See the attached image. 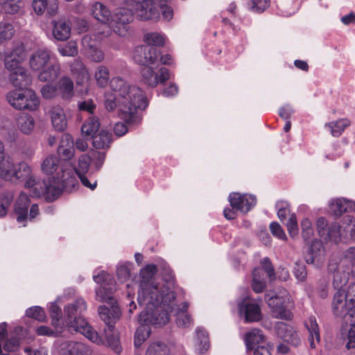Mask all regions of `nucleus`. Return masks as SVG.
Segmentation results:
<instances>
[{
  "instance_id": "f257e3e1",
  "label": "nucleus",
  "mask_w": 355,
  "mask_h": 355,
  "mask_svg": "<svg viewBox=\"0 0 355 355\" xmlns=\"http://www.w3.org/2000/svg\"><path fill=\"white\" fill-rule=\"evenodd\" d=\"M157 272V266L147 265L140 271L141 281L138 290L137 301L145 310L140 313V320L162 324L168 321V314L162 309L161 304L168 307L174 300V281L171 274L167 279H153Z\"/></svg>"
},
{
  "instance_id": "f03ea898",
  "label": "nucleus",
  "mask_w": 355,
  "mask_h": 355,
  "mask_svg": "<svg viewBox=\"0 0 355 355\" xmlns=\"http://www.w3.org/2000/svg\"><path fill=\"white\" fill-rule=\"evenodd\" d=\"M110 86L112 92L105 94V109L109 112L117 109L119 118L128 124L139 123L141 116L138 110L145 109L148 105L141 89L119 76L110 80Z\"/></svg>"
},
{
  "instance_id": "7ed1b4c3",
  "label": "nucleus",
  "mask_w": 355,
  "mask_h": 355,
  "mask_svg": "<svg viewBox=\"0 0 355 355\" xmlns=\"http://www.w3.org/2000/svg\"><path fill=\"white\" fill-rule=\"evenodd\" d=\"M86 309L87 304L83 298H78L73 303L67 305L64 307V324L60 322L62 315L61 309L56 303H51L49 311L52 318V325L53 327L63 326V327L66 325L69 331L79 332L92 343L101 345L103 341L98 333L83 318L80 316Z\"/></svg>"
},
{
  "instance_id": "20e7f679",
  "label": "nucleus",
  "mask_w": 355,
  "mask_h": 355,
  "mask_svg": "<svg viewBox=\"0 0 355 355\" xmlns=\"http://www.w3.org/2000/svg\"><path fill=\"white\" fill-rule=\"evenodd\" d=\"M76 184L77 180L72 170H62V175L58 174L53 181L50 178L46 180L44 187L45 191L42 196L46 200L53 201L60 195L62 190L70 191Z\"/></svg>"
},
{
  "instance_id": "39448f33",
  "label": "nucleus",
  "mask_w": 355,
  "mask_h": 355,
  "mask_svg": "<svg viewBox=\"0 0 355 355\" xmlns=\"http://www.w3.org/2000/svg\"><path fill=\"white\" fill-rule=\"evenodd\" d=\"M266 300L275 318L286 320H291L293 318V313L287 309L291 302V297L286 289L279 288L278 293H268Z\"/></svg>"
},
{
  "instance_id": "423d86ee",
  "label": "nucleus",
  "mask_w": 355,
  "mask_h": 355,
  "mask_svg": "<svg viewBox=\"0 0 355 355\" xmlns=\"http://www.w3.org/2000/svg\"><path fill=\"white\" fill-rule=\"evenodd\" d=\"M333 313L348 324L355 319V302L349 298L343 289H338L334 293L331 302Z\"/></svg>"
},
{
  "instance_id": "0eeeda50",
  "label": "nucleus",
  "mask_w": 355,
  "mask_h": 355,
  "mask_svg": "<svg viewBox=\"0 0 355 355\" xmlns=\"http://www.w3.org/2000/svg\"><path fill=\"white\" fill-rule=\"evenodd\" d=\"M8 103L14 108L35 111L40 106V100L35 92L30 89L12 90L6 95Z\"/></svg>"
},
{
  "instance_id": "6e6552de",
  "label": "nucleus",
  "mask_w": 355,
  "mask_h": 355,
  "mask_svg": "<svg viewBox=\"0 0 355 355\" xmlns=\"http://www.w3.org/2000/svg\"><path fill=\"white\" fill-rule=\"evenodd\" d=\"M33 174L31 168L25 162H20L17 166L10 160H4L0 165V178L11 182H25Z\"/></svg>"
},
{
  "instance_id": "1a4fd4ad",
  "label": "nucleus",
  "mask_w": 355,
  "mask_h": 355,
  "mask_svg": "<svg viewBox=\"0 0 355 355\" xmlns=\"http://www.w3.org/2000/svg\"><path fill=\"white\" fill-rule=\"evenodd\" d=\"M134 12L128 8H119L115 10L112 15V32L114 31L120 37H125L130 35L129 24L133 20Z\"/></svg>"
},
{
  "instance_id": "9d476101",
  "label": "nucleus",
  "mask_w": 355,
  "mask_h": 355,
  "mask_svg": "<svg viewBox=\"0 0 355 355\" xmlns=\"http://www.w3.org/2000/svg\"><path fill=\"white\" fill-rule=\"evenodd\" d=\"M162 309L163 311L166 312L168 314V320H169V312H175L176 318L175 323L177 326L182 329H189L193 324V320L191 316L187 313L189 304L183 302L179 305L175 303V295H174V300L171 303V305L167 307L163 304H161ZM168 321L166 322V323Z\"/></svg>"
},
{
  "instance_id": "9b49d317",
  "label": "nucleus",
  "mask_w": 355,
  "mask_h": 355,
  "mask_svg": "<svg viewBox=\"0 0 355 355\" xmlns=\"http://www.w3.org/2000/svg\"><path fill=\"white\" fill-rule=\"evenodd\" d=\"M94 281L99 284L96 288V300L99 302H112L114 300L110 296V294L115 290L113 282H114L113 277L105 271H102L98 275H94Z\"/></svg>"
},
{
  "instance_id": "f8f14e48",
  "label": "nucleus",
  "mask_w": 355,
  "mask_h": 355,
  "mask_svg": "<svg viewBox=\"0 0 355 355\" xmlns=\"http://www.w3.org/2000/svg\"><path fill=\"white\" fill-rule=\"evenodd\" d=\"M126 6L141 20L157 19L159 16V11L153 5V0H127Z\"/></svg>"
},
{
  "instance_id": "ddd939ff",
  "label": "nucleus",
  "mask_w": 355,
  "mask_h": 355,
  "mask_svg": "<svg viewBox=\"0 0 355 355\" xmlns=\"http://www.w3.org/2000/svg\"><path fill=\"white\" fill-rule=\"evenodd\" d=\"M238 310L245 322H258L261 319L260 304L250 297H246L238 302Z\"/></svg>"
},
{
  "instance_id": "4468645a",
  "label": "nucleus",
  "mask_w": 355,
  "mask_h": 355,
  "mask_svg": "<svg viewBox=\"0 0 355 355\" xmlns=\"http://www.w3.org/2000/svg\"><path fill=\"white\" fill-rule=\"evenodd\" d=\"M160 52L149 45L137 46L133 53V59L139 64L144 66L157 65Z\"/></svg>"
},
{
  "instance_id": "2eb2a0df",
  "label": "nucleus",
  "mask_w": 355,
  "mask_h": 355,
  "mask_svg": "<svg viewBox=\"0 0 355 355\" xmlns=\"http://www.w3.org/2000/svg\"><path fill=\"white\" fill-rule=\"evenodd\" d=\"M155 65L144 66L141 69L143 82L150 87H155L159 83H163L170 78L169 71L166 67L159 69V75L155 71Z\"/></svg>"
},
{
  "instance_id": "dca6fc26",
  "label": "nucleus",
  "mask_w": 355,
  "mask_h": 355,
  "mask_svg": "<svg viewBox=\"0 0 355 355\" xmlns=\"http://www.w3.org/2000/svg\"><path fill=\"white\" fill-rule=\"evenodd\" d=\"M98 315L101 319L106 324L108 330L112 331L114 324L120 318L121 310L115 300L108 302V305H102L98 307Z\"/></svg>"
},
{
  "instance_id": "f3484780",
  "label": "nucleus",
  "mask_w": 355,
  "mask_h": 355,
  "mask_svg": "<svg viewBox=\"0 0 355 355\" xmlns=\"http://www.w3.org/2000/svg\"><path fill=\"white\" fill-rule=\"evenodd\" d=\"M229 202L233 209L247 213L256 205L257 199L252 195L232 193L229 195Z\"/></svg>"
},
{
  "instance_id": "a211bd4d",
  "label": "nucleus",
  "mask_w": 355,
  "mask_h": 355,
  "mask_svg": "<svg viewBox=\"0 0 355 355\" xmlns=\"http://www.w3.org/2000/svg\"><path fill=\"white\" fill-rule=\"evenodd\" d=\"M328 271L333 275V286L337 291L343 289L349 281L351 270L345 268H341L337 264V261L331 260L328 266Z\"/></svg>"
},
{
  "instance_id": "6ab92c4d",
  "label": "nucleus",
  "mask_w": 355,
  "mask_h": 355,
  "mask_svg": "<svg viewBox=\"0 0 355 355\" xmlns=\"http://www.w3.org/2000/svg\"><path fill=\"white\" fill-rule=\"evenodd\" d=\"M276 334L284 342L293 346H298L301 340L297 331L290 324L283 322H278L275 324Z\"/></svg>"
},
{
  "instance_id": "aec40b11",
  "label": "nucleus",
  "mask_w": 355,
  "mask_h": 355,
  "mask_svg": "<svg viewBox=\"0 0 355 355\" xmlns=\"http://www.w3.org/2000/svg\"><path fill=\"white\" fill-rule=\"evenodd\" d=\"M61 355H89L91 347L85 343L77 341H64L59 346Z\"/></svg>"
},
{
  "instance_id": "412c9836",
  "label": "nucleus",
  "mask_w": 355,
  "mask_h": 355,
  "mask_svg": "<svg viewBox=\"0 0 355 355\" xmlns=\"http://www.w3.org/2000/svg\"><path fill=\"white\" fill-rule=\"evenodd\" d=\"M11 71L10 74V80L12 85L16 88L27 89L26 87L31 85L32 79L26 70L21 65L16 66L13 69H8Z\"/></svg>"
},
{
  "instance_id": "4be33fe9",
  "label": "nucleus",
  "mask_w": 355,
  "mask_h": 355,
  "mask_svg": "<svg viewBox=\"0 0 355 355\" xmlns=\"http://www.w3.org/2000/svg\"><path fill=\"white\" fill-rule=\"evenodd\" d=\"M31 200L28 195L24 192H20L18 198L16 200L14 211L17 215V221L19 223H23L25 226V222L28 220V211L30 205Z\"/></svg>"
},
{
  "instance_id": "5701e85b",
  "label": "nucleus",
  "mask_w": 355,
  "mask_h": 355,
  "mask_svg": "<svg viewBox=\"0 0 355 355\" xmlns=\"http://www.w3.org/2000/svg\"><path fill=\"white\" fill-rule=\"evenodd\" d=\"M91 15L98 21L110 24L112 20V12L107 6L100 1L92 3L89 8Z\"/></svg>"
},
{
  "instance_id": "b1692460",
  "label": "nucleus",
  "mask_w": 355,
  "mask_h": 355,
  "mask_svg": "<svg viewBox=\"0 0 355 355\" xmlns=\"http://www.w3.org/2000/svg\"><path fill=\"white\" fill-rule=\"evenodd\" d=\"M32 7L37 15H42L45 11L49 16H54L58 10V0H33Z\"/></svg>"
},
{
  "instance_id": "393cba45",
  "label": "nucleus",
  "mask_w": 355,
  "mask_h": 355,
  "mask_svg": "<svg viewBox=\"0 0 355 355\" xmlns=\"http://www.w3.org/2000/svg\"><path fill=\"white\" fill-rule=\"evenodd\" d=\"M26 58L25 47L22 44H17L15 48L5 58V66L7 69L16 68L20 65Z\"/></svg>"
},
{
  "instance_id": "a878e982",
  "label": "nucleus",
  "mask_w": 355,
  "mask_h": 355,
  "mask_svg": "<svg viewBox=\"0 0 355 355\" xmlns=\"http://www.w3.org/2000/svg\"><path fill=\"white\" fill-rule=\"evenodd\" d=\"M50 62L49 51L46 49H39L30 57L29 65L32 70L40 71Z\"/></svg>"
},
{
  "instance_id": "bb28decb",
  "label": "nucleus",
  "mask_w": 355,
  "mask_h": 355,
  "mask_svg": "<svg viewBox=\"0 0 355 355\" xmlns=\"http://www.w3.org/2000/svg\"><path fill=\"white\" fill-rule=\"evenodd\" d=\"M355 202L345 198L333 199L329 202V211L335 216H340L345 212L354 209Z\"/></svg>"
},
{
  "instance_id": "cd10ccee",
  "label": "nucleus",
  "mask_w": 355,
  "mask_h": 355,
  "mask_svg": "<svg viewBox=\"0 0 355 355\" xmlns=\"http://www.w3.org/2000/svg\"><path fill=\"white\" fill-rule=\"evenodd\" d=\"M139 322L141 325L137 329L135 334V347H139L141 344L148 338L150 334V328L148 324L162 326L166 324V322L162 324L151 322L150 320L146 321H141L140 320V315L138 318Z\"/></svg>"
},
{
  "instance_id": "c85d7f7f",
  "label": "nucleus",
  "mask_w": 355,
  "mask_h": 355,
  "mask_svg": "<svg viewBox=\"0 0 355 355\" xmlns=\"http://www.w3.org/2000/svg\"><path fill=\"white\" fill-rule=\"evenodd\" d=\"M112 34V29L107 27L105 31H99L97 33L87 34L82 38V45L87 51L98 46V44L104 38Z\"/></svg>"
},
{
  "instance_id": "c756f323",
  "label": "nucleus",
  "mask_w": 355,
  "mask_h": 355,
  "mask_svg": "<svg viewBox=\"0 0 355 355\" xmlns=\"http://www.w3.org/2000/svg\"><path fill=\"white\" fill-rule=\"evenodd\" d=\"M46 180H42L33 173L25 182L24 187L29 190L30 195L33 198H39L44 194Z\"/></svg>"
},
{
  "instance_id": "7c9ffc66",
  "label": "nucleus",
  "mask_w": 355,
  "mask_h": 355,
  "mask_svg": "<svg viewBox=\"0 0 355 355\" xmlns=\"http://www.w3.org/2000/svg\"><path fill=\"white\" fill-rule=\"evenodd\" d=\"M53 128L58 131H63L67 122L64 110L60 106H53L49 111Z\"/></svg>"
},
{
  "instance_id": "2f4dec72",
  "label": "nucleus",
  "mask_w": 355,
  "mask_h": 355,
  "mask_svg": "<svg viewBox=\"0 0 355 355\" xmlns=\"http://www.w3.org/2000/svg\"><path fill=\"white\" fill-rule=\"evenodd\" d=\"M305 327L309 331L308 340L312 349L316 347V345L320 340L319 327L315 316H310L304 322Z\"/></svg>"
},
{
  "instance_id": "473e14b6",
  "label": "nucleus",
  "mask_w": 355,
  "mask_h": 355,
  "mask_svg": "<svg viewBox=\"0 0 355 355\" xmlns=\"http://www.w3.org/2000/svg\"><path fill=\"white\" fill-rule=\"evenodd\" d=\"M60 73V66L57 62H50L40 71L38 79L42 82L53 81L58 78Z\"/></svg>"
},
{
  "instance_id": "72a5a7b5",
  "label": "nucleus",
  "mask_w": 355,
  "mask_h": 355,
  "mask_svg": "<svg viewBox=\"0 0 355 355\" xmlns=\"http://www.w3.org/2000/svg\"><path fill=\"white\" fill-rule=\"evenodd\" d=\"M195 349L198 354H203L209 347V338L207 331L201 327H198L195 330Z\"/></svg>"
},
{
  "instance_id": "f704fd0d",
  "label": "nucleus",
  "mask_w": 355,
  "mask_h": 355,
  "mask_svg": "<svg viewBox=\"0 0 355 355\" xmlns=\"http://www.w3.org/2000/svg\"><path fill=\"white\" fill-rule=\"evenodd\" d=\"M58 153L64 160L70 159L74 154L73 141L69 135H64L58 148Z\"/></svg>"
},
{
  "instance_id": "c9c22d12",
  "label": "nucleus",
  "mask_w": 355,
  "mask_h": 355,
  "mask_svg": "<svg viewBox=\"0 0 355 355\" xmlns=\"http://www.w3.org/2000/svg\"><path fill=\"white\" fill-rule=\"evenodd\" d=\"M337 264L351 270L352 275L355 277V248L350 247L344 251Z\"/></svg>"
},
{
  "instance_id": "e433bc0d",
  "label": "nucleus",
  "mask_w": 355,
  "mask_h": 355,
  "mask_svg": "<svg viewBox=\"0 0 355 355\" xmlns=\"http://www.w3.org/2000/svg\"><path fill=\"white\" fill-rule=\"evenodd\" d=\"M71 71L76 78L77 84H84L89 79V72L81 60H74V62L71 64Z\"/></svg>"
},
{
  "instance_id": "4c0bfd02",
  "label": "nucleus",
  "mask_w": 355,
  "mask_h": 355,
  "mask_svg": "<svg viewBox=\"0 0 355 355\" xmlns=\"http://www.w3.org/2000/svg\"><path fill=\"white\" fill-rule=\"evenodd\" d=\"M53 35L59 41L67 40L71 35V27L63 20L53 21Z\"/></svg>"
},
{
  "instance_id": "58836bf2",
  "label": "nucleus",
  "mask_w": 355,
  "mask_h": 355,
  "mask_svg": "<svg viewBox=\"0 0 355 355\" xmlns=\"http://www.w3.org/2000/svg\"><path fill=\"white\" fill-rule=\"evenodd\" d=\"M264 340L265 336L259 329H253L245 335V343L248 349H252L256 345H261Z\"/></svg>"
},
{
  "instance_id": "ea45409f",
  "label": "nucleus",
  "mask_w": 355,
  "mask_h": 355,
  "mask_svg": "<svg viewBox=\"0 0 355 355\" xmlns=\"http://www.w3.org/2000/svg\"><path fill=\"white\" fill-rule=\"evenodd\" d=\"M350 124L351 122L349 119H340L339 120L326 123L324 125V128L333 137H338L342 135L345 129L350 125Z\"/></svg>"
},
{
  "instance_id": "a19ab883",
  "label": "nucleus",
  "mask_w": 355,
  "mask_h": 355,
  "mask_svg": "<svg viewBox=\"0 0 355 355\" xmlns=\"http://www.w3.org/2000/svg\"><path fill=\"white\" fill-rule=\"evenodd\" d=\"M58 95H60L62 98H69L73 96V83L67 76H64L58 81Z\"/></svg>"
},
{
  "instance_id": "79ce46f5",
  "label": "nucleus",
  "mask_w": 355,
  "mask_h": 355,
  "mask_svg": "<svg viewBox=\"0 0 355 355\" xmlns=\"http://www.w3.org/2000/svg\"><path fill=\"white\" fill-rule=\"evenodd\" d=\"M16 125L24 134H30L34 128L35 121L31 116L22 114L16 119Z\"/></svg>"
},
{
  "instance_id": "37998d69",
  "label": "nucleus",
  "mask_w": 355,
  "mask_h": 355,
  "mask_svg": "<svg viewBox=\"0 0 355 355\" xmlns=\"http://www.w3.org/2000/svg\"><path fill=\"white\" fill-rule=\"evenodd\" d=\"M112 135L110 132L102 130L94 137L93 146L94 148L99 149L109 148L112 140Z\"/></svg>"
},
{
  "instance_id": "c03bdc74",
  "label": "nucleus",
  "mask_w": 355,
  "mask_h": 355,
  "mask_svg": "<svg viewBox=\"0 0 355 355\" xmlns=\"http://www.w3.org/2000/svg\"><path fill=\"white\" fill-rule=\"evenodd\" d=\"M99 127L100 123L98 119L90 117L83 124L81 131L84 135L94 138Z\"/></svg>"
},
{
  "instance_id": "a18cd8bd",
  "label": "nucleus",
  "mask_w": 355,
  "mask_h": 355,
  "mask_svg": "<svg viewBox=\"0 0 355 355\" xmlns=\"http://www.w3.org/2000/svg\"><path fill=\"white\" fill-rule=\"evenodd\" d=\"M94 78L98 87H105L110 79L108 68L103 65L98 66L95 71Z\"/></svg>"
},
{
  "instance_id": "49530a36",
  "label": "nucleus",
  "mask_w": 355,
  "mask_h": 355,
  "mask_svg": "<svg viewBox=\"0 0 355 355\" xmlns=\"http://www.w3.org/2000/svg\"><path fill=\"white\" fill-rule=\"evenodd\" d=\"M252 287L255 293H261L266 287L265 276L263 275V269H254L252 272Z\"/></svg>"
},
{
  "instance_id": "de8ad7c7",
  "label": "nucleus",
  "mask_w": 355,
  "mask_h": 355,
  "mask_svg": "<svg viewBox=\"0 0 355 355\" xmlns=\"http://www.w3.org/2000/svg\"><path fill=\"white\" fill-rule=\"evenodd\" d=\"M301 234L305 242L311 241L314 235V230L311 221L308 218H304L301 223Z\"/></svg>"
},
{
  "instance_id": "09e8293b",
  "label": "nucleus",
  "mask_w": 355,
  "mask_h": 355,
  "mask_svg": "<svg viewBox=\"0 0 355 355\" xmlns=\"http://www.w3.org/2000/svg\"><path fill=\"white\" fill-rule=\"evenodd\" d=\"M58 52L62 56L74 57L78 55V49L76 41L71 40L58 47Z\"/></svg>"
},
{
  "instance_id": "8fccbe9b",
  "label": "nucleus",
  "mask_w": 355,
  "mask_h": 355,
  "mask_svg": "<svg viewBox=\"0 0 355 355\" xmlns=\"http://www.w3.org/2000/svg\"><path fill=\"white\" fill-rule=\"evenodd\" d=\"M59 160L55 155L47 157L42 164V170L46 174H52L58 167Z\"/></svg>"
},
{
  "instance_id": "3c124183",
  "label": "nucleus",
  "mask_w": 355,
  "mask_h": 355,
  "mask_svg": "<svg viewBox=\"0 0 355 355\" xmlns=\"http://www.w3.org/2000/svg\"><path fill=\"white\" fill-rule=\"evenodd\" d=\"M92 158L90 155L84 154L82 155L78 159V167L72 169L73 172L76 173V175L86 174L89 170ZM71 170V168H70ZM75 175V174L73 173Z\"/></svg>"
},
{
  "instance_id": "603ef678",
  "label": "nucleus",
  "mask_w": 355,
  "mask_h": 355,
  "mask_svg": "<svg viewBox=\"0 0 355 355\" xmlns=\"http://www.w3.org/2000/svg\"><path fill=\"white\" fill-rule=\"evenodd\" d=\"M129 262L119 263L116 268V276L121 283L125 282L130 277V266Z\"/></svg>"
},
{
  "instance_id": "864d4df0",
  "label": "nucleus",
  "mask_w": 355,
  "mask_h": 355,
  "mask_svg": "<svg viewBox=\"0 0 355 355\" xmlns=\"http://www.w3.org/2000/svg\"><path fill=\"white\" fill-rule=\"evenodd\" d=\"M144 40L147 43L146 45L153 47L164 46L165 43L164 36L158 33H147L144 37Z\"/></svg>"
},
{
  "instance_id": "5fc2aeb1",
  "label": "nucleus",
  "mask_w": 355,
  "mask_h": 355,
  "mask_svg": "<svg viewBox=\"0 0 355 355\" xmlns=\"http://www.w3.org/2000/svg\"><path fill=\"white\" fill-rule=\"evenodd\" d=\"M15 34L13 26L9 23H0V44L10 40Z\"/></svg>"
},
{
  "instance_id": "6e6d98bb",
  "label": "nucleus",
  "mask_w": 355,
  "mask_h": 355,
  "mask_svg": "<svg viewBox=\"0 0 355 355\" xmlns=\"http://www.w3.org/2000/svg\"><path fill=\"white\" fill-rule=\"evenodd\" d=\"M146 355H168V347L163 343H154L148 347Z\"/></svg>"
},
{
  "instance_id": "4d7b16f0",
  "label": "nucleus",
  "mask_w": 355,
  "mask_h": 355,
  "mask_svg": "<svg viewBox=\"0 0 355 355\" xmlns=\"http://www.w3.org/2000/svg\"><path fill=\"white\" fill-rule=\"evenodd\" d=\"M13 200V195L11 193L0 194V217L5 216L8 207Z\"/></svg>"
},
{
  "instance_id": "13d9d810",
  "label": "nucleus",
  "mask_w": 355,
  "mask_h": 355,
  "mask_svg": "<svg viewBox=\"0 0 355 355\" xmlns=\"http://www.w3.org/2000/svg\"><path fill=\"white\" fill-rule=\"evenodd\" d=\"M7 332L5 334L4 338L1 340V344H3V349L8 352H15L19 346V338L13 336H10L9 338L6 339Z\"/></svg>"
},
{
  "instance_id": "bf43d9fd",
  "label": "nucleus",
  "mask_w": 355,
  "mask_h": 355,
  "mask_svg": "<svg viewBox=\"0 0 355 355\" xmlns=\"http://www.w3.org/2000/svg\"><path fill=\"white\" fill-rule=\"evenodd\" d=\"M286 227L289 236L292 239H295L299 234V228L297 225V220L296 215L293 213L290 216L288 220L286 223Z\"/></svg>"
},
{
  "instance_id": "052dcab7",
  "label": "nucleus",
  "mask_w": 355,
  "mask_h": 355,
  "mask_svg": "<svg viewBox=\"0 0 355 355\" xmlns=\"http://www.w3.org/2000/svg\"><path fill=\"white\" fill-rule=\"evenodd\" d=\"M0 3L8 14H15L20 9V0H0Z\"/></svg>"
},
{
  "instance_id": "680f3d73",
  "label": "nucleus",
  "mask_w": 355,
  "mask_h": 355,
  "mask_svg": "<svg viewBox=\"0 0 355 355\" xmlns=\"http://www.w3.org/2000/svg\"><path fill=\"white\" fill-rule=\"evenodd\" d=\"M276 209L277 211V216L280 220H286L288 216H291V210L289 205L286 201H278L276 203Z\"/></svg>"
},
{
  "instance_id": "e2e57ef3",
  "label": "nucleus",
  "mask_w": 355,
  "mask_h": 355,
  "mask_svg": "<svg viewBox=\"0 0 355 355\" xmlns=\"http://www.w3.org/2000/svg\"><path fill=\"white\" fill-rule=\"evenodd\" d=\"M55 330L49 327L40 326L36 329V333L39 336H56L62 331L63 326L54 327Z\"/></svg>"
},
{
  "instance_id": "0e129e2a",
  "label": "nucleus",
  "mask_w": 355,
  "mask_h": 355,
  "mask_svg": "<svg viewBox=\"0 0 355 355\" xmlns=\"http://www.w3.org/2000/svg\"><path fill=\"white\" fill-rule=\"evenodd\" d=\"M28 317L34 318L38 321H44L46 315L44 310L40 306H33L28 309L26 311Z\"/></svg>"
},
{
  "instance_id": "69168bd1",
  "label": "nucleus",
  "mask_w": 355,
  "mask_h": 355,
  "mask_svg": "<svg viewBox=\"0 0 355 355\" xmlns=\"http://www.w3.org/2000/svg\"><path fill=\"white\" fill-rule=\"evenodd\" d=\"M41 94L44 98H53L58 95V89L57 86L46 84L42 87Z\"/></svg>"
},
{
  "instance_id": "338daca9",
  "label": "nucleus",
  "mask_w": 355,
  "mask_h": 355,
  "mask_svg": "<svg viewBox=\"0 0 355 355\" xmlns=\"http://www.w3.org/2000/svg\"><path fill=\"white\" fill-rule=\"evenodd\" d=\"M348 323L350 324V327L347 334L346 347L351 349L355 347V319L352 322H348Z\"/></svg>"
},
{
  "instance_id": "774afa93",
  "label": "nucleus",
  "mask_w": 355,
  "mask_h": 355,
  "mask_svg": "<svg viewBox=\"0 0 355 355\" xmlns=\"http://www.w3.org/2000/svg\"><path fill=\"white\" fill-rule=\"evenodd\" d=\"M270 230L272 233V234L277 237V239L282 240V241H286L287 236L286 235V233L284 230L282 229V227L280 226V225L277 222H272L270 225Z\"/></svg>"
}]
</instances>
